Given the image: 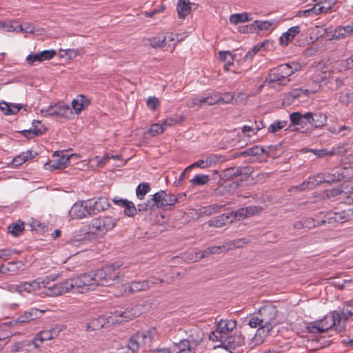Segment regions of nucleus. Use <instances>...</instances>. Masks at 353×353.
I'll use <instances>...</instances> for the list:
<instances>
[{"instance_id": "17", "label": "nucleus", "mask_w": 353, "mask_h": 353, "mask_svg": "<svg viewBox=\"0 0 353 353\" xmlns=\"http://www.w3.org/2000/svg\"><path fill=\"white\" fill-rule=\"evenodd\" d=\"M262 211V208L256 206H248L242 208L238 210L230 213L232 223L243 220L251 216L256 214Z\"/></svg>"}, {"instance_id": "2", "label": "nucleus", "mask_w": 353, "mask_h": 353, "mask_svg": "<svg viewBox=\"0 0 353 353\" xmlns=\"http://www.w3.org/2000/svg\"><path fill=\"white\" fill-rule=\"evenodd\" d=\"M97 287L94 273L88 272L55 284L46 289L43 293L48 296L61 295L72 290L77 293H86L94 290Z\"/></svg>"}, {"instance_id": "35", "label": "nucleus", "mask_w": 353, "mask_h": 353, "mask_svg": "<svg viewBox=\"0 0 353 353\" xmlns=\"http://www.w3.org/2000/svg\"><path fill=\"white\" fill-rule=\"evenodd\" d=\"M341 188L342 190H339L338 188L333 189L331 192L332 194L334 196L342 192H344L345 194H351L350 196H348V199H350L353 201V180L342 184Z\"/></svg>"}, {"instance_id": "15", "label": "nucleus", "mask_w": 353, "mask_h": 353, "mask_svg": "<svg viewBox=\"0 0 353 353\" xmlns=\"http://www.w3.org/2000/svg\"><path fill=\"white\" fill-rule=\"evenodd\" d=\"M255 335L248 343V348L252 349L257 345L262 344L274 327H266L264 325H259Z\"/></svg>"}, {"instance_id": "53", "label": "nucleus", "mask_w": 353, "mask_h": 353, "mask_svg": "<svg viewBox=\"0 0 353 353\" xmlns=\"http://www.w3.org/2000/svg\"><path fill=\"white\" fill-rule=\"evenodd\" d=\"M287 124L286 121H277L274 123H272L268 128V132L270 133H275L277 131L283 128Z\"/></svg>"}, {"instance_id": "43", "label": "nucleus", "mask_w": 353, "mask_h": 353, "mask_svg": "<svg viewBox=\"0 0 353 353\" xmlns=\"http://www.w3.org/2000/svg\"><path fill=\"white\" fill-rule=\"evenodd\" d=\"M44 332L43 331H41L38 332L36 336L34 337L32 341H30L28 342V345H30L31 344L34 345L35 348H39L41 347V344L46 341H48L46 337L43 336Z\"/></svg>"}, {"instance_id": "64", "label": "nucleus", "mask_w": 353, "mask_h": 353, "mask_svg": "<svg viewBox=\"0 0 353 353\" xmlns=\"http://www.w3.org/2000/svg\"><path fill=\"white\" fill-rule=\"evenodd\" d=\"M0 30H5L7 32L17 31V29L13 26V21H0Z\"/></svg>"}, {"instance_id": "58", "label": "nucleus", "mask_w": 353, "mask_h": 353, "mask_svg": "<svg viewBox=\"0 0 353 353\" xmlns=\"http://www.w3.org/2000/svg\"><path fill=\"white\" fill-rule=\"evenodd\" d=\"M202 168V169H205V168H208V165L205 163V158L202 159H199V161H197L196 162H194V163L191 164L190 165L188 166L185 169V171H189L193 168Z\"/></svg>"}, {"instance_id": "46", "label": "nucleus", "mask_w": 353, "mask_h": 353, "mask_svg": "<svg viewBox=\"0 0 353 353\" xmlns=\"http://www.w3.org/2000/svg\"><path fill=\"white\" fill-rule=\"evenodd\" d=\"M150 187L148 183H143L139 184L136 190L137 197L142 200L145 195L150 191Z\"/></svg>"}, {"instance_id": "50", "label": "nucleus", "mask_w": 353, "mask_h": 353, "mask_svg": "<svg viewBox=\"0 0 353 353\" xmlns=\"http://www.w3.org/2000/svg\"><path fill=\"white\" fill-rule=\"evenodd\" d=\"M326 12V8H324L320 2L316 3L312 8L304 10V13H312L315 15Z\"/></svg>"}, {"instance_id": "14", "label": "nucleus", "mask_w": 353, "mask_h": 353, "mask_svg": "<svg viewBox=\"0 0 353 353\" xmlns=\"http://www.w3.org/2000/svg\"><path fill=\"white\" fill-rule=\"evenodd\" d=\"M41 112L44 116H60L65 118L72 114L70 106L61 101L43 108Z\"/></svg>"}, {"instance_id": "62", "label": "nucleus", "mask_w": 353, "mask_h": 353, "mask_svg": "<svg viewBox=\"0 0 353 353\" xmlns=\"http://www.w3.org/2000/svg\"><path fill=\"white\" fill-rule=\"evenodd\" d=\"M159 99L155 97H150L147 100V105L152 110H155L159 105Z\"/></svg>"}, {"instance_id": "28", "label": "nucleus", "mask_w": 353, "mask_h": 353, "mask_svg": "<svg viewBox=\"0 0 353 353\" xmlns=\"http://www.w3.org/2000/svg\"><path fill=\"white\" fill-rule=\"evenodd\" d=\"M309 123L315 128L324 126L327 123V116L322 112H309Z\"/></svg>"}, {"instance_id": "59", "label": "nucleus", "mask_w": 353, "mask_h": 353, "mask_svg": "<svg viewBox=\"0 0 353 353\" xmlns=\"http://www.w3.org/2000/svg\"><path fill=\"white\" fill-rule=\"evenodd\" d=\"M253 26L257 27L259 30H268L272 26V23L268 21H255Z\"/></svg>"}, {"instance_id": "36", "label": "nucleus", "mask_w": 353, "mask_h": 353, "mask_svg": "<svg viewBox=\"0 0 353 353\" xmlns=\"http://www.w3.org/2000/svg\"><path fill=\"white\" fill-rule=\"evenodd\" d=\"M220 59L225 63L224 69L226 71L229 70L230 67L233 65L234 56L232 52L229 51H223L219 52Z\"/></svg>"}, {"instance_id": "63", "label": "nucleus", "mask_w": 353, "mask_h": 353, "mask_svg": "<svg viewBox=\"0 0 353 353\" xmlns=\"http://www.w3.org/2000/svg\"><path fill=\"white\" fill-rule=\"evenodd\" d=\"M339 102L344 103V104H348L349 103H351L353 101V91L352 92H348L344 94H341L339 99Z\"/></svg>"}, {"instance_id": "26", "label": "nucleus", "mask_w": 353, "mask_h": 353, "mask_svg": "<svg viewBox=\"0 0 353 353\" xmlns=\"http://www.w3.org/2000/svg\"><path fill=\"white\" fill-rule=\"evenodd\" d=\"M114 203L123 208V212L128 216H133L137 213V208L133 202L126 199H114Z\"/></svg>"}, {"instance_id": "22", "label": "nucleus", "mask_w": 353, "mask_h": 353, "mask_svg": "<svg viewBox=\"0 0 353 353\" xmlns=\"http://www.w3.org/2000/svg\"><path fill=\"white\" fill-rule=\"evenodd\" d=\"M44 312L45 310L31 308L29 311L25 312L23 314L20 315L17 318V322L21 324L28 323L40 318Z\"/></svg>"}, {"instance_id": "5", "label": "nucleus", "mask_w": 353, "mask_h": 353, "mask_svg": "<svg viewBox=\"0 0 353 353\" xmlns=\"http://www.w3.org/2000/svg\"><path fill=\"white\" fill-rule=\"evenodd\" d=\"M157 337V331L155 327L137 332L129 339L126 346L118 350V353H136L143 345H150Z\"/></svg>"}, {"instance_id": "1", "label": "nucleus", "mask_w": 353, "mask_h": 353, "mask_svg": "<svg viewBox=\"0 0 353 353\" xmlns=\"http://www.w3.org/2000/svg\"><path fill=\"white\" fill-rule=\"evenodd\" d=\"M237 323L233 319H221L215 330L209 334V339L214 343V348L222 347L230 352L245 344V338L241 332H231L236 329Z\"/></svg>"}, {"instance_id": "21", "label": "nucleus", "mask_w": 353, "mask_h": 353, "mask_svg": "<svg viewBox=\"0 0 353 353\" xmlns=\"http://www.w3.org/2000/svg\"><path fill=\"white\" fill-rule=\"evenodd\" d=\"M224 252L223 244L219 246L209 247L205 250L194 252L195 256L190 258L193 261H197L212 254H219Z\"/></svg>"}, {"instance_id": "31", "label": "nucleus", "mask_w": 353, "mask_h": 353, "mask_svg": "<svg viewBox=\"0 0 353 353\" xmlns=\"http://www.w3.org/2000/svg\"><path fill=\"white\" fill-rule=\"evenodd\" d=\"M249 241L245 238L228 241L223 243V248L224 249V252H226L230 250L242 248Z\"/></svg>"}, {"instance_id": "9", "label": "nucleus", "mask_w": 353, "mask_h": 353, "mask_svg": "<svg viewBox=\"0 0 353 353\" xmlns=\"http://www.w3.org/2000/svg\"><path fill=\"white\" fill-rule=\"evenodd\" d=\"M119 267V265L110 264L94 272L97 286H110L115 282L119 281L121 276L119 274L115 273L116 269Z\"/></svg>"}, {"instance_id": "6", "label": "nucleus", "mask_w": 353, "mask_h": 353, "mask_svg": "<svg viewBox=\"0 0 353 353\" xmlns=\"http://www.w3.org/2000/svg\"><path fill=\"white\" fill-rule=\"evenodd\" d=\"M277 314L276 307L272 304H267L250 317L248 325L252 328L257 327L259 325L274 327L276 325Z\"/></svg>"}, {"instance_id": "8", "label": "nucleus", "mask_w": 353, "mask_h": 353, "mask_svg": "<svg viewBox=\"0 0 353 353\" xmlns=\"http://www.w3.org/2000/svg\"><path fill=\"white\" fill-rule=\"evenodd\" d=\"M344 178L343 172L335 171L333 173H321L313 177H309L308 179L300 185L296 186L294 188L305 190L306 189H312L320 183H332L339 181Z\"/></svg>"}, {"instance_id": "16", "label": "nucleus", "mask_w": 353, "mask_h": 353, "mask_svg": "<svg viewBox=\"0 0 353 353\" xmlns=\"http://www.w3.org/2000/svg\"><path fill=\"white\" fill-rule=\"evenodd\" d=\"M143 310V305H137L130 307L126 308L124 311H116L114 315L118 322L122 323L128 321L133 318L139 316Z\"/></svg>"}, {"instance_id": "55", "label": "nucleus", "mask_w": 353, "mask_h": 353, "mask_svg": "<svg viewBox=\"0 0 353 353\" xmlns=\"http://www.w3.org/2000/svg\"><path fill=\"white\" fill-rule=\"evenodd\" d=\"M347 37L345 34V29L343 26L337 27L334 31L333 34L332 35V38L334 39L340 40L342 39H345Z\"/></svg>"}, {"instance_id": "3", "label": "nucleus", "mask_w": 353, "mask_h": 353, "mask_svg": "<svg viewBox=\"0 0 353 353\" xmlns=\"http://www.w3.org/2000/svg\"><path fill=\"white\" fill-rule=\"evenodd\" d=\"M345 328V319H343L338 312H332L323 319L308 324L307 330L310 333H322L330 329L338 332H343Z\"/></svg>"}, {"instance_id": "29", "label": "nucleus", "mask_w": 353, "mask_h": 353, "mask_svg": "<svg viewBox=\"0 0 353 353\" xmlns=\"http://www.w3.org/2000/svg\"><path fill=\"white\" fill-rule=\"evenodd\" d=\"M191 2L190 0H179L176 5L178 17L185 19L191 12Z\"/></svg>"}, {"instance_id": "18", "label": "nucleus", "mask_w": 353, "mask_h": 353, "mask_svg": "<svg viewBox=\"0 0 353 353\" xmlns=\"http://www.w3.org/2000/svg\"><path fill=\"white\" fill-rule=\"evenodd\" d=\"M90 214H94L108 209L110 203L107 198L99 197L97 199L86 201Z\"/></svg>"}, {"instance_id": "11", "label": "nucleus", "mask_w": 353, "mask_h": 353, "mask_svg": "<svg viewBox=\"0 0 353 353\" xmlns=\"http://www.w3.org/2000/svg\"><path fill=\"white\" fill-rule=\"evenodd\" d=\"M292 75V71L286 66L279 65L270 71L265 78L264 83H275L279 85H286L290 81L289 77Z\"/></svg>"}, {"instance_id": "10", "label": "nucleus", "mask_w": 353, "mask_h": 353, "mask_svg": "<svg viewBox=\"0 0 353 353\" xmlns=\"http://www.w3.org/2000/svg\"><path fill=\"white\" fill-rule=\"evenodd\" d=\"M54 280V278L51 279L49 276L37 278L32 281L23 282L18 285H11L9 288L10 290L16 291L19 294H23V292L32 293L43 288L45 290L42 292V294L46 295L43 292L48 289L47 285L50 281ZM49 288L50 287H48V288Z\"/></svg>"}, {"instance_id": "56", "label": "nucleus", "mask_w": 353, "mask_h": 353, "mask_svg": "<svg viewBox=\"0 0 353 353\" xmlns=\"http://www.w3.org/2000/svg\"><path fill=\"white\" fill-rule=\"evenodd\" d=\"M221 156L214 154H211L205 157V163L208 168L211 167L213 165H215L217 162H219L221 160Z\"/></svg>"}, {"instance_id": "34", "label": "nucleus", "mask_w": 353, "mask_h": 353, "mask_svg": "<svg viewBox=\"0 0 353 353\" xmlns=\"http://www.w3.org/2000/svg\"><path fill=\"white\" fill-rule=\"evenodd\" d=\"M66 329L64 325H56L49 330H43L44 332V337L48 341L57 338L59 334Z\"/></svg>"}, {"instance_id": "49", "label": "nucleus", "mask_w": 353, "mask_h": 353, "mask_svg": "<svg viewBox=\"0 0 353 353\" xmlns=\"http://www.w3.org/2000/svg\"><path fill=\"white\" fill-rule=\"evenodd\" d=\"M165 131V128L162 125V123H154L150 129L147 131L151 136L154 137L158 134H162Z\"/></svg>"}, {"instance_id": "37", "label": "nucleus", "mask_w": 353, "mask_h": 353, "mask_svg": "<svg viewBox=\"0 0 353 353\" xmlns=\"http://www.w3.org/2000/svg\"><path fill=\"white\" fill-rule=\"evenodd\" d=\"M34 155L32 151L28 150L14 157L12 160V165L15 167L19 166L28 159H32Z\"/></svg>"}, {"instance_id": "20", "label": "nucleus", "mask_w": 353, "mask_h": 353, "mask_svg": "<svg viewBox=\"0 0 353 353\" xmlns=\"http://www.w3.org/2000/svg\"><path fill=\"white\" fill-rule=\"evenodd\" d=\"M149 281L146 280L133 281L125 283L124 285V289L125 292L129 294H134L149 290Z\"/></svg>"}, {"instance_id": "52", "label": "nucleus", "mask_w": 353, "mask_h": 353, "mask_svg": "<svg viewBox=\"0 0 353 353\" xmlns=\"http://www.w3.org/2000/svg\"><path fill=\"white\" fill-rule=\"evenodd\" d=\"M150 45L154 48H164L166 46V38L154 37L150 40Z\"/></svg>"}, {"instance_id": "60", "label": "nucleus", "mask_w": 353, "mask_h": 353, "mask_svg": "<svg viewBox=\"0 0 353 353\" xmlns=\"http://www.w3.org/2000/svg\"><path fill=\"white\" fill-rule=\"evenodd\" d=\"M41 61L50 60L56 54L54 50H43L38 53Z\"/></svg>"}, {"instance_id": "54", "label": "nucleus", "mask_w": 353, "mask_h": 353, "mask_svg": "<svg viewBox=\"0 0 353 353\" xmlns=\"http://www.w3.org/2000/svg\"><path fill=\"white\" fill-rule=\"evenodd\" d=\"M234 93L225 92L223 94L220 93V103L224 104H229L234 103Z\"/></svg>"}, {"instance_id": "47", "label": "nucleus", "mask_w": 353, "mask_h": 353, "mask_svg": "<svg viewBox=\"0 0 353 353\" xmlns=\"http://www.w3.org/2000/svg\"><path fill=\"white\" fill-rule=\"evenodd\" d=\"M310 93H314V91H310L307 89L297 88L291 90L289 94L294 99L301 97L302 96H308Z\"/></svg>"}, {"instance_id": "27", "label": "nucleus", "mask_w": 353, "mask_h": 353, "mask_svg": "<svg viewBox=\"0 0 353 353\" xmlns=\"http://www.w3.org/2000/svg\"><path fill=\"white\" fill-rule=\"evenodd\" d=\"M232 220L230 213L222 214L219 216H215L208 221L210 226L215 228H221L225 225L228 223H232Z\"/></svg>"}, {"instance_id": "32", "label": "nucleus", "mask_w": 353, "mask_h": 353, "mask_svg": "<svg viewBox=\"0 0 353 353\" xmlns=\"http://www.w3.org/2000/svg\"><path fill=\"white\" fill-rule=\"evenodd\" d=\"M290 118L294 125H304L309 123L310 114L309 112L301 114L299 112H296L290 114Z\"/></svg>"}, {"instance_id": "24", "label": "nucleus", "mask_w": 353, "mask_h": 353, "mask_svg": "<svg viewBox=\"0 0 353 353\" xmlns=\"http://www.w3.org/2000/svg\"><path fill=\"white\" fill-rule=\"evenodd\" d=\"M90 103V100L88 98L83 95L79 94L72 100L71 105L75 113L79 114Z\"/></svg>"}, {"instance_id": "42", "label": "nucleus", "mask_w": 353, "mask_h": 353, "mask_svg": "<svg viewBox=\"0 0 353 353\" xmlns=\"http://www.w3.org/2000/svg\"><path fill=\"white\" fill-rule=\"evenodd\" d=\"M185 117L183 116H176L175 117H168L165 119L162 123V125L165 128V130L177 123H181L184 121Z\"/></svg>"}, {"instance_id": "41", "label": "nucleus", "mask_w": 353, "mask_h": 353, "mask_svg": "<svg viewBox=\"0 0 353 353\" xmlns=\"http://www.w3.org/2000/svg\"><path fill=\"white\" fill-rule=\"evenodd\" d=\"M249 14L247 12L233 14L230 17V23L237 24L239 23H244L250 21Z\"/></svg>"}, {"instance_id": "4", "label": "nucleus", "mask_w": 353, "mask_h": 353, "mask_svg": "<svg viewBox=\"0 0 353 353\" xmlns=\"http://www.w3.org/2000/svg\"><path fill=\"white\" fill-rule=\"evenodd\" d=\"M117 219L112 216H101L91 220L84 239L98 240L102 239L117 224Z\"/></svg>"}, {"instance_id": "25", "label": "nucleus", "mask_w": 353, "mask_h": 353, "mask_svg": "<svg viewBox=\"0 0 353 353\" xmlns=\"http://www.w3.org/2000/svg\"><path fill=\"white\" fill-rule=\"evenodd\" d=\"M300 32V27L293 26L288 30V31L283 33L279 39V42L281 46H288Z\"/></svg>"}, {"instance_id": "13", "label": "nucleus", "mask_w": 353, "mask_h": 353, "mask_svg": "<svg viewBox=\"0 0 353 353\" xmlns=\"http://www.w3.org/2000/svg\"><path fill=\"white\" fill-rule=\"evenodd\" d=\"M77 157V154H72L70 156L63 154V152H54L53 154L54 159L50 163L45 164L46 170H61L68 166L70 162V158Z\"/></svg>"}, {"instance_id": "44", "label": "nucleus", "mask_w": 353, "mask_h": 353, "mask_svg": "<svg viewBox=\"0 0 353 353\" xmlns=\"http://www.w3.org/2000/svg\"><path fill=\"white\" fill-rule=\"evenodd\" d=\"M210 181V176L206 174H197L190 180L193 185H203L207 184Z\"/></svg>"}, {"instance_id": "40", "label": "nucleus", "mask_w": 353, "mask_h": 353, "mask_svg": "<svg viewBox=\"0 0 353 353\" xmlns=\"http://www.w3.org/2000/svg\"><path fill=\"white\" fill-rule=\"evenodd\" d=\"M263 153H265V149L259 145H254L252 148H248L241 152V154H243V157H258L261 156Z\"/></svg>"}, {"instance_id": "39", "label": "nucleus", "mask_w": 353, "mask_h": 353, "mask_svg": "<svg viewBox=\"0 0 353 353\" xmlns=\"http://www.w3.org/2000/svg\"><path fill=\"white\" fill-rule=\"evenodd\" d=\"M239 176H241V171L238 167H232L225 169L221 174L222 179L225 180H230Z\"/></svg>"}, {"instance_id": "19", "label": "nucleus", "mask_w": 353, "mask_h": 353, "mask_svg": "<svg viewBox=\"0 0 353 353\" xmlns=\"http://www.w3.org/2000/svg\"><path fill=\"white\" fill-rule=\"evenodd\" d=\"M68 214L71 219H82L86 217L87 215H90L87 201L75 203L71 207Z\"/></svg>"}, {"instance_id": "7", "label": "nucleus", "mask_w": 353, "mask_h": 353, "mask_svg": "<svg viewBox=\"0 0 353 353\" xmlns=\"http://www.w3.org/2000/svg\"><path fill=\"white\" fill-rule=\"evenodd\" d=\"M187 339L181 340L176 344L179 351L177 353H195V347L203 341L204 333L197 326H194L186 331Z\"/></svg>"}, {"instance_id": "48", "label": "nucleus", "mask_w": 353, "mask_h": 353, "mask_svg": "<svg viewBox=\"0 0 353 353\" xmlns=\"http://www.w3.org/2000/svg\"><path fill=\"white\" fill-rule=\"evenodd\" d=\"M310 152H312L317 157H331L334 154V150H328L326 148L322 149H310Z\"/></svg>"}, {"instance_id": "30", "label": "nucleus", "mask_w": 353, "mask_h": 353, "mask_svg": "<svg viewBox=\"0 0 353 353\" xmlns=\"http://www.w3.org/2000/svg\"><path fill=\"white\" fill-rule=\"evenodd\" d=\"M41 121L39 120H33L32 125V129L26 130L23 131V134L28 137L29 134H32L34 136H40L47 131L45 125H41Z\"/></svg>"}, {"instance_id": "12", "label": "nucleus", "mask_w": 353, "mask_h": 353, "mask_svg": "<svg viewBox=\"0 0 353 353\" xmlns=\"http://www.w3.org/2000/svg\"><path fill=\"white\" fill-rule=\"evenodd\" d=\"M177 202V196L161 190L153 194L152 198L148 200V205L150 206H157V208H165L169 205H173Z\"/></svg>"}, {"instance_id": "57", "label": "nucleus", "mask_w": 353, "mask_h": 353, "mask_svg": "<svg viewBox=\"0 0 353 353\" xmlns=\"http://www.w3.org/2000/svg\"><path fill=\"white\" fill-rule=\"evenodd\" d=\"M220 103V93L207 94V105H212Z\"/></svg>"}, {"instance_id": "61", "label": "nucleus", "mask_w": 353, "mask_h": 353, "mask_svg": "<svg viewBox=\"0 0 353 353\" xmlns=\"http://www.w3.org/2000/svg\"><path fill=\"white\" fill-rule=\"evenodd\" d=\"M250 94H248L243 92H239L234 93V103L245 102L250 98Z\"/></svg>"}, {"instance_id": "38", "label": "nucleus", "mask_w": 353, "mask_h": 353, "mask_svg": "<svg viewBox=\"0 0 353 353\" xmlns=\"http://www.w3.org/2000/svg\"><path fill=\"white\" fill-rule=\"evenodd\" d=\"M24 230V223L19 221L15 223H12L8 228V232L14 236H18L23 233Z\"/></svg>"}, {"instance_id": "45", "label": "nucleus", "mask_w": 353, "mask_h": 353, "mask_svg": "<svg viewBox=\"0 0 353 353\" xmlns=\"http://www.w3.org/2000/svg\"><path fill=\"white\" fill-rule=\"evenodd\" d=\"M353 315V301H350L344 304L341 316L345 321Z\"/></svg>"}, {"instance_id": "51", "label": "nucleus", "mask_w": 353, "mask_h": 353, "mask_svg": "<svg viewBox=\"0 0 353 353\" xmlns=\"http://www.w3.org/2000/svg\"><path fill=\"white\" fill-rule=\"evenodd\" d=\"M224 206L225 205L212 204L204 207L205 209V216H210L221 212Z\"/></svg>"}, {"instance_id": "33", "label": "nucleus", "mask_w": 353, "mask_h": 353, "mask_svg": "<svg viewBox=\"0 0 353 353\" xmlns=\"http://www.w3.org/2000/svg\"><path fill=\"white\" fill-rule=\"evenodd\" d=\"M335 221L344 223L353 220V208H350L340 212H336L332 218Z\"/></svg>"}, {"instance_id": "23", "label": "nucleus", "mask_w": 353, "mask_h": 353, "mask_svg": "<svg viewBox=\"0 0 353 353\" xmlns=\"http://www.w3.org/2000/svg\"><path fill=\"white\" fill-rule=\"evenodd\" d=\"M26 105L21 103H12L6 101L0 102V110L5 115L16 114L21 109L26 110Z\"/></svg>"}]
</instances>
